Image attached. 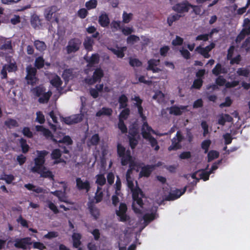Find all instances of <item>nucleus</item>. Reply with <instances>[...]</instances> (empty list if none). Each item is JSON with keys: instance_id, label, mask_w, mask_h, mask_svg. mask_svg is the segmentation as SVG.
<instances>
[{"instance_id": "9d476101", "label": "nucleus", "mask_w": 250, "mask_h": 250, "mask_svg": "<svg viewBox=\"0 0 250 250\" xmlns=\"http://www.w3.org/2000/svg\"><path fill=\"white\" fill-rule=\"evenodd\" d=\"M187 190V187H185L182 189H176L169 193L165 198L166 201H173L180 198L184 194Z\"/></svg>"}, {"instance_id": "58836bf2", "label": "nucleus", "mask_w": 250, "mask_h": 250, "mask_svg": "<svg viewBox=\"0 0 250 250\" xmlns=\"http://www.w3.org/2000/svg\"><path fill=\"white\" fill-rule=\"evenodd\" d=\"M50 83L52 86L58 89L62 85V81L58 76H56L50 81Z\"/></svg>"}, {"instance_id": "b1692460", "label": "nucleus", "mask_w": 250, "mask_h": 250, "mask_svg": "<svg viewBox=\"0 0 250 250\" xmlns=\"http://www.w3.org/2000/svg\"><path fill=\"white\" fill-rule=\"evenodd\" d=\"M110 21L107 14H102L99 18V23L102 27H105L108 26Z\"/></svg>"}, {"instance_id": "2eb2a0df", "label": "nucleus", "mask_w": 250, "mask_h": 250, "mask_svg": "<svg viewBox=\"0 0 250 250\" xmlns=\"http://www.w3.org/2000/svg\"><path fill=\"white\" fill-rule=\"evenodd\" d=\"M187 105H180L179 107L175 105H173L169 108V113L175 116H180L187 109Z\"/></svg>"}, {"instance_id": "bb28decb", "label": "nucleus", "mask_w": 250, "mask_h": 250, "mask_svg": "<svg viewBox=\"0 0 250 250\" xmlns=\"http://www.w3.org/2000/svg\"><path fill=\"white\" fill-rule=\"evenodd\" d=\"M100 141V138L98 134L96 133L93 135L87 141L88 146H96L98 145Z\"/></svg>"}, {"instance_id": "7ed1b4c3", "label": "nucleus", "mask_w": 250, "mask_h": 250, "mask_svg": "<svg viewBox=\"0 0 250 250\" xmlns=\"http://www.w3.org/2000/svg\"><path fill=\"white\" fill-rule=\"evenodd\" d=\"M121 222H126L128 221L129 224L135 223L136 220H119ZM153 220H138V221L135 222V225L132 226V228L137 229L136 232L137 233H140L143 229L147 226L151 221Z\"/></svg>"}, {"instance_id": "864d4df0", "label": "nucleus", "mask_w": 250, "mask_h": 250, "mask_svg": "<svg viewBox=\"0 0 250 250\" xmlns=\"http://www.w3.org/2000/svg\"><path fill=\"white\" fill-rule=\"evenodd\" d=\"M97 5L96 0H90L85 3V6L88 10L94 9Z\"/></svg>"}, {"instance_id": "72a5a7b5", "label": "nucleus", "mask_w": 250, "mask_h": 250, "mask_svg": "<svg viewBox=\"0 0 250 250\" xmlns=\"http://www.w3.org/2000/svg\"><path fill=\"white\" fill-rule=\"evenodd\" d=\"M182 16L179 14H174L169 15L167 19V22L169 26H171L173 23L178 21Z\"/></svg>"}, {"instance_id": "680f3d73", "label": "nucleus", "mask_w": 250, "mask_h": 250, "mask_svg": "<svg viewBox=\"0 0 250 250\" xmlns=\"http://www.w3.org/2000/svg\"><path fill=\"white\" fill-rule=\"evenodd\" d=\"M5 124L9 128H12L18 126L17 122L15 120L12 119H8L5 122Z\"/></svg>"}, {"instance_id": "6e6d98bb", "label": "nucleus", "mask_w": 250, "mask_h": 250, "mask_svg": "<svg viewBox=\"0 0 250 250\" xmlns=\"http://www.w3.org/2000/svg\"><path fill=\"white\" fill-rule=\"evenodd\" d=\"M139 40L140 38L139 37L134 35H130L127 38L126 42L128 44H133L134 42H137Z\"/></svg>"}, {"instance_id": "4c0bfd02", "label": "nucleus", "mask_w": 250, "mask_h": 250, "mask_svg": "<svg viewBox=\"0 0 250 250\" xmlns=\"http://www.w3.org/2000/svg\"><path fill=\"white\" fill-rule=\"evenodd\" d=\"M219 156V153L216 150H210L208 152V162H210Z\"/></svg>"}, {"instance_id": "e2e57ef3", "label": "nucleus", "mask_w": 250, "mask_h": 250, "mask_svg": "<svg viewBox=\"0 0 250 250\" xmlns=\"http://www.w3.org/2000/svg\"><path fill=\"white\" fill-rule=\"evenodd\" d=\"M125 148L121 144L117 145V154L119 157L123 156L126 153Z\"/></svg>"}, {"instance_id": "49530a36", "label": "nucleus", "mask_w": 250, "mask_h": 250, "mask_svg": "<svg viewBox=\"0 0 250 250\" xmlns=\"http://www.w3.org/2000/svg\"><path fill=\"white\" fill-rule=\"evenodd\" d=\"M118 127L121 130V132L123 134L127 133V128L126 125H125L124 121L123 120H119Z\"/></svg>"}, {"instance_id": "5701e85b", "label": "nucleus", "mask_w": 250, "mask_h": 250, "mask_svg": "<svg viewBox=\"0 0 250 250\" xmlns=\"http://www.w3.org/2000/svg\"><path fill=\"white\" fill-rule=\"evenodd\" d=\"M121 158V165L123 166H126L129 162L131 160L132 157L131 155V152L129 149L126 151L125 154L123 156H120Z\"/></svg>"}, {"instance_id": "39448f33", "label": "nucleus", "mask_w": 250, "mask_h": 250, "mask_svg": "<svg viewBox=\"0 0 250 250\" xmlns=\"http://www.w3.org/2000/svg\"><path fill=\"white\" fill-rule=\"evenodd\" d=\"M81 41L78 38L71 39L66 46V51L68 54L75 53L78 51L81 44Z\"/></svg>"}, {"instance_id": "a878e982", "label": "nucleus", "mask_w": 250, "mask_h": 250, "mask_svg": "<svg viewBox=\"0 0 250 250\" xmlns=\"http://www.w3.org/2000/svg\"><path fill=\"white\" fill-rule=\"evenodd\" d=\"M212 72L214 75L218 76L220 74L227 73V71L224 67L222 66L220 63H218L212 70Z\"/></svg>"}, {"instance_id": "13d9d810", "label": "nucleus", "mask_w": 250, "mask_h": 250, "mask_svg": "<svg viewBox=\"0 0 250 250\" xmlns=\"http://www.w3.org/2000/svg\"><path fill=\"white\" fill-rule=\"evenodd\" d=\"M129 64L133 67H140L142 65V62L138 59H129Z\"/></svg>"}, {"instance_id": "a18cd8bd", "label": "nucleus", "mask_w": 250, "mask_h": 250, "mask_svg": "<svg viewBox=\"0 0 250 250\" xmlns=\"http://www.w3.org/2000/svg\"><path fill=\"white\" fill-rule=\"evenodd\" d=\"M211 144L210 140H205L201 143V148L204 150V153H207L208 151L209 147Z\"/></svg>"}, {"instance_id": "0e129e2a", "label": "nucleus", "mask_w": 250, "mask_h": 250, "mask_svg": "<svg viewBox=\"0 0 250 250\" xmlns=\"http://www.w3.org/2000/svg\"><path fill=\"white\" fill-rule=\"evenodd\" d=\"M21 146L22 148L23 153H26L28 151L29 146L26 144V141L23 139H21L20 141Z\"/></svg>"}, {"instance_id": "ddd939ff", "label": "nucleus", "mask_w": 250, "mask_h": 250, "mask_svg": "<svg viewBox=\"0 0 250 250\" xmlns=\"http://www.w3.org/2000/svg\"><path fill=\"white\" fill-rule=\"evenodd\" d=\"M155 166L153 165H146L141 168L139 176L141 177H148L154 170Z\"/></svg>"}, {"instance_id": "f8f14e48", "label": "nucleus", "mask_w": 250, "mask_h": 250, "mask_svg": "<svg viewBox=\"0 0 250 250\" xmlns=\"http://www.w3.org/2000/svg\"><path fill=\"white\" fill-rule=\"evenodd\" d=\"M26 71L27 74L26 78L27 79V83L29 84L33 85L37 81V78L35 77L36 69L34 67L28 66L26 68Z\"/></svg>"}, {"instance_id": "412c9836", "label": "nucleus", "mask_w": 250, "mask_h": 250, "mask_svg": "<svg viewBox=\"0 0 250 250\" xmlns=\"http://www.w3.org/2000/svg\"><path fill=\"white\" fill-rule=\"evenodd\" d=\"M64 136V133L60 130H57L56 128L54 130L53 134L51 131L48 129V138H50L55 143V139L58 140L61 139Z\"/></svg>"}, {"instance_id": "c85d7f7f", "label": "nucleus", "mask_w": 250, "mask_h": 250, "mask_svg": "<svg viewBox=\"0 0 250 250\" xmlns=\"http://www.w3.org/2000/svg\"><path fill=\"white\" fill-rule=\"evenodd\" d=\"M102 190V188L101 187H97L96 192L94 196V199L95 200L96 203H99L103 200L104 193Z\"/></svg>"}, {"instance_id": "423d86ee", "label": "nucleus", "mask_w": 250, "mask_h": 250, "mask_svg": "<svg viewBox=\"0 0 250 250\" xmlns=\"http://www.w3.org/2000/svg\"><path fill=\"white\" fill-rule=\"evenodd\" d=\"M190 6H191V4L188 1H185L175 4L172 6V9L178 13L182 14L188 12L190 9Z\"/></svg>"}, {"instance_id": "6e6552de", "label": "nucleus", "mask_w": 250, "mask_h": 250, "mask_svg": "<svg viewBox=\"0 0 250 250\" xmlns=\"http://www.w3.org/2000/svg\"><path fill=\"white\" fill-rule=\"evenodd\" d=\"M83 114H74L71 116L63 118L62 121L68 125H71L80 123L83 119Z\"/></svg>"}, {"instance_id": "8fccbe9b", "label": "nucleus", "mask_w": 250, "mask_h": 250, "mask_svg": "<svg viewBox=\"0 0 250 250\" xmlns=\"http://www.w3.org/2000/svg\"><path fill=\"white\" fill-rule=\"evenodd\" d=\"M203 81L201 78H198L193 81L191 86L192 88L199 89L202 86Z\"/></svg>"}, {"instance_id": "5fc2aeb1", "label": "nucleus", "mask_w": 250, "mask_h": 250, "mask_svg": "<svg viewBox=\"0 0 250 250\" xmlns=\"http://www.w3.org/2000/svg\"><path fill=\"white\" fill-rule=\"evenodd\" d=\"M36 48L39 51H43L46 48L45 44L44 42L40 41H36L34 43Z\"/></svg>"}, {"instance_id": "393cba45", "label": "nucleus", "mask_w": 250, "mask_h": 250, "mask_svg": "<svg viewBox=\"0 0 250 250\" xmlns=\"http://www.w3.org/2000/svg\"><path fill=\"white\" fill-rule=\"evenodd\" d=\"M55 141L56 143H63L67 146L72 145L73 143L71 138L68 135H64L61 139H55Z\"/></svg>"}, {"instance_id": "a19ab883", "label": "nucleus", "mask_w": 250, "mask_h": 250, "mask_svg": "<svg viewBox=\"0 0 250 250\" xmlns=\"http://www.w3.org/2000/svg\"><path fill=\"white\" fill-rule=\"evenodd\" d=\"M130 114V109L128 108H125L120 113L119 116V120L121 119L123 121L128 118Z\"/></svg>"}, {"instance_id": "a211bd4d", "label": "nucleus", "mask_w": 250, "mask_h": 250, "mask_svg": "<svg viewBox=\"0 0 250 250\" xmlns=\"http://www.w3.org/2000/svg\"><path fill=\"white\" fill-rule=\"evenodd\" d=\"M160 62V60L150 59L148 61V66L146 68L148 70H152L153 72L156 73L160 71V69L158 67H156Z\"/></svg>"}, {"instance_id": "7c9ffc66", "label": "nucleus", "mask_w": 250, "mask_h": 250, "mask_svg": "<svg viewBox=\"0 0 250 250\" xmlns=\"http://www.w3.org/2000/svg\"><path fill=\"white\" fill-rule=\"evenodd\" d=\"M113 110L110 108L103 107L101 110L96 113V116L100 117L102 115L110 116L112 115Z\"/></svg>"}, {"instance_id": "cd10ccee", "label": "nucleus", "mask_w": 250, "mask_h": 250, "mask_svg": "<svg viewBox=\"0 0 250 250\" xmlns=\"http://www.w3.org/2000/svg\"><path fill=\"white\" fill-rule=\"evenodd\" d=\"M128 99L127 96L125 94H122L118 99L120 108L122 109L126 108L128 105Z\"/></svg>"}, {"instance_id": "774afa93", "label": "nucleus", "mask_w": 250, "mask_h": 250, "mask_svg": "<svg viewBox=\"0 0 250 250\" xmlns=\"http://www.w3.org/2000/svg\"><path fill=\"white\" fill-rule=\"evenodd\" d=\"M129 146L131 149H134L138 145V141L135 137H129Z\"/></svg>"}, {"instance_id": "20e7f679", "label": "nucleus", "mask_w": 250, "mask_h": 250, "mask_svg": "<svg viewBox=\"0 0 250 250\" xmlns=\"http://www.w3.org/2000/svg\"><path fill=\"white\" fill-rule=\"evenodd\" d=\"M184 139V137L183 136L180 131H178L176 132L175 137L172 139L171 145L168 147V150L170 151L181 149L182 148L181 143Z\"/></svg>"}, {"instance_id": "79ce46f5", "label": "nucleus", "mask_w": 250, "mask_h": 250, "mask_svg": "<svg viewBox=\"0 0 250 250\" xmlns=\"http://www.w3.org/2000/svg\"><path fill=\"white\" fill-rule=\"evenodd\" d=\"M0 49L11 52L12 50L11 41L10 40L5 41L3 44L1 46Z\"/></svg>"}, {"instance_id": "4be33fe9", "label": "nucleus", "mask_w": 250, "mask_h": 250, "mask_svg": "<svg viewBox=\"0 0 250 250\" xmlns=\"http://www.w3.org/2000/svg\"><path fill=\"white\" fill-rule=\"evenodd\" d=\"M158 217V214L157 213V208L156 207H153L147 212L145 214L141 219H156Z\"/></svg>"}, {"instance_id": "f03ea898", "label": "nucleus", "mask_w": 250, "mask_h": 250, "mask_svg": "<svg viewBox=\"0 0 250 250\" xmlns=\"http://www.w3.org/2000/svg\"><path fill=\"white\" fill-rule=\"evenodd\" d=\"M144 197V194L141 188L136 189L132 193L133 202L132 207L134 212L142 214L141 208H143L144 203L142 198Z\"/></svg>"}, {"instance_id": "c03bdc74", "label": "nucleus", "mask_w": 250, "mask_h": 250, "mask_svg": "<svg viewBox=\"0 0 250 250\" xmlns=\"http://www.w3.org/2000/svg\"><path fill=\"white\" fill-rule=\"evenodd\" d=\"M31 22L32 26L35 28L39 27L41 24L40 19L37 16L32 17Z\"/></svg>"}, {"instance_id": "9b49d317", "label": "nucleus", "mask_w": 250, "mask_h": 250, "mask_svg": "<svg viewBox=\"0 0 250 250\" xmlns=\"http://www.w3.org/2000/svg\"><path fill=\"white\" fill-rule=\"evenodd\" d=\"M45 89L42 86H40L32 90L33 92L37 96L40 97L39 102L41 103H44L47 101V95L45 93Z\"/></svg>"}, {"instance_id": "37998d69", "label": "nucleus", "mask_w": 250, "mask_h": 250, "mask_svg": "<svg viewBox=\"0 0 250 250\" xmlns=\"http://www.w3.org/2000/svg\"><path fill=\"white\" fill-rule=\"evenodd\" d=\"M195 51L202 55L205 58L210 57L209 53L207 52L205 47H202L201 46H197L195 49Z\"/></svg>"}, {"instance_id": "aec40b11", "label": "nucleus", "mask_w": 250, "mask_h": 250, "mask_svg": "<svg viewBox=\"0 0 250 250\" xmlns=\"http://www.w3.org/2000/svg\"><path fill=\"white\" fill-rule=\"evenodd\" d=\"M250 35V25L249 28H243L239 34L237 35L235 39V42L237 43H240L244 40L246 35Z\"/></svg>"}, {"instance_id": "338daca9", "label": "nucleus", "mask_w": 250, "mask_h": 250, "mask_svg": "<svg viewBox=\"0 0 250 250\" xmlns=\"http://www.w3.org/2000/svg\"><path fill=\"white\" fill-rule=\"evenodd\" d=\"M216 84L217 85L222 86L226 83V80L222 76H219L216 79Z\"/></svg>"}, {"instance_id": "f704fd0d", "label": "nucleus", "mask_w": 250, "mask_h": 250, "mask_svg": "<svg viewBox=\"0 0 250 250\" xmlns=\"http://www.w3.org/2000/svg\"><path fill=\"white\" fill-rule=\"evenodd\" d=\"M89 211L94 219H98L100 215L99 209L93 205H89L88 207Z\"/></svg>"}, {"instance_id": "ea45409f", "label": "nucleus", "mask_w": 250, "mask_h": 250, "mask_svg": "<svg viewBox=\"0 0 250 250\" xmlns=\"http://www.w3.org/2000/svg\"><path fill=\"white\" fill-rule=\"evenodd\" d=\"M96 183L98 185V186L101 187L105 184L106 179L104 174H98L96 175Z\"/></svg>"}, {"instance_id": "c756f323", "label": "nucleus", "mask_w": 250, "mask_h": 250, "mask_svg": "<svg viewBox=\"0 0 250 250\" xmlns=\"http://www.w3.org/2000/svg\"><path fill=\"white\" fill-rule=\"evenodd\" d=\"M73 245L76 248H78L81 245L80 239H81V235L80 233H74L72 235Z\"/></svg>"}, {"instance_id": "052dcab7", "label": "nucleus", "mask_w": 250, "mask_h": 250, "mask_svg": "<svg viewBox=\"0 0 250 250\" xmlns=\"http://www.w3.org/2000/svg\"><path fill=\"white\" fill-rule=\"evenodd\" d=\"M72 70L71 69H65L62 73V77L63 79L66 81H68L72 75Z\"/></svg>"}, {"instance_id": "bf43d9fd", "label": "nucleus", "mask_w": 250, "mask_h": 250, "mask_svg": "<svg viewBox=\"0 0 250 250\" xmlns=\"http://www.w3.org/2000/svg\"><path fill=\"white\" fill-rule=\"evenodd\" d=\"M249 70L246 68H239L237 70V74L239 76L248 77L249 75Z\"/></svg>"}, {"instance_id": "4d7b16f0", "label": "nucleus", "mask_w": 250, "mask_h": 250, "mask_svg": "<svg viewBox=\"0 0 250 250\" xmlns=\"http://www.w3.org/2000/svg\"><path fill=\"white\" fill-rule=\"evenodd\" d=\"M241 47L245 49L247 52L250 51V37H248L243 42Z\"/></svg>"}, {"instance_id": "4468645a", "label": "nucleus", "mask_w": 250, "mask_h": 250, "mask_svg": "<svg viewBox=\"0 0 250 250\" xmlns=\"http://www.w3.org/2000/svg\"><path fill=\"white\" fill-rule=\"evenodd\" d=\"M103 76V70L100 68H96L93 72L92 78L89 80L88 83L93 84L97 82L100 81Z\"/></svg>"}, {"instance_id": "69168bd1", "label": "nucleus", "mask_w": 250, "mask_h": 250, "mask_svg": "<svg viewBox=\"0 0 250 250\" xmlns=\"http://www.w3.org/2000/svg\"><path fill=\"white\" fill-rule=\"evenodd\" d=\"M78 16L81 19H84L88 15V11L85 8H81L77 13Z\"/></svg>"}, {"instance_id": "2f4dec72", "label": "nucleus", "mask_w": 250, "mask_h": 250, "mask_svg": "<svg viewBox=\"0 0 250 250\" xmlns=\"http://www.w3.org/2000/svg\"><path fill=\"white\" fill-rule=\"evenodd\" d=\"M208 167V165L207 166L206 169H201L199 170V172H200L199 174L200 179H202L204 181H206L209 179V175L211 173L209 171H206Z\"/></svg>"}, {"instance_id": "09e8293b", "label": "nucleus", "mask_w": 250, "mask_h": 250, "mask_svg": "<svg viewBox=\"0 0 250 250\" xmlns=\"http://www.w3.org/2000/svg\"><path fill=\"white\" fill-rule=\"evenodd\" d=\"M24 187L28 190L34 191L38 193H41L42 191V188L35 187L32 184H26Z\"/></svg>"}, {"instance_id": "473e14b6", "label": "nucleus", "mask_w": 250, "mask_h": 250, "mask_svg": "<svg viewBox=\"0 0 250 250\" xmlns=\"http://www.w3.org/2000/svg\"><path fill=\"white\" fill-rule=\"evenodd\" d=\"M125 49V47L119 48L116 49L114 48H111L110 50L117 56L119 58H123L125 56L124 51Z\"/></svg>"}, {"instance_id": "f257e3e1", "label": "nucleus", "mask_w": 250, "mask_h": 250, "mask_svg": "<svg viewBox=\"0 0 250 250\" xmlns=\"http://www.w3.org/2000/svg\"><path fill=\"white\" fill-rule=\"evenodd\" d=\"M38 156L34 160L35 165L31 168V171L40 174L43 177H47V169L45 167V157L46 153L45 151H37Z\"/></svg>"}, {"instance_id": "0eeeda50", "label": "nucleus", "mask_w": 250, "mask_h": 250, "mask_svg": "<svg viewBox=\"0 0 250 250\" xmlns=\"http://www.w3.org/2000/svg\"><path fill=\"white\" fill-rule=\"evenodd\" d=\"M76 188L79 191H85L88 193L91 189L90 182L85 180H83L81 178L78 177L76 179Z\"/></svg>"}, {"instance_id": "603ef678", "label": "nucleus", "mask_w": 250, "mask_h": 250, "mask_svg": "<svg viewBox=\"0 0 250 250\" xmlns=\"http://www.w3.org/2000/svg\"><path fill=\"white\" fill-rule=\"evenodd\" d=\"M151 146L154 148L155 151H158L160 149L157 140L154 137H152L148 140Z\"/></svg>"}, {"instance_id": "e433bc0d", "label": "nucleus", "mask_w": 250, "mask_h": 250, "mask_svg": "<svg viewBox=\"0 0 250 250\" xmlns=\"http://www.w3.org/2000/svg\"><path fill=\"white\" fill-rule=\"evenodd\" d=\"M88 62V66H92L95 64H97L99 62V56L98 54H92L89 60H87Z\"/></svg>"}, {"instance_id": "6ab92c4d", "label": "nucleus", "mask_w": 250, "mask_h": 250, "mask_svg": "<svg viewBox=\"0 0 250 250\" xmlns=\"http://www.w3.org/2000/svg\"><path fill=\"white\" fill-rule=\"evenodd\" d=\"M16 69L17 66L14 63H11L9 64L4 65L1 71V74L2 75V78H6L7 77V71L8 72H13L15 71Z\"/></svg>"}, {"instance_id": "c9c22d12", "label": "nucleus", "mask_w": 250, "mask_h": 250, "mask_svg": "<svg viewBox=\"0 0 250 250\" xmlns=\"http://www.w3.org/2000/svg\"><path fill=\"white\" fill-rule=\"evenodd\" d=\"M94 41L91 37H87L83 42V45L86 50L88 51L92 50V45Z\"/></svg>"}, {"instance_id": "de8ad7c7", "label": "nucleus", "mask_w": 250, "mask_h": 250, "mask_svg": "<svg viewBox=\"0 0 250 250\" xmlns=\"http://www.w3.org/2000/svg\"><path fill=\"white\" fill-rule=\"evenodd\" d=\"M126 181L127 187L130 189L132 194L133 193V192L136 189L140 188L138 186L137 181L136 182V186L135 187H134L133 182L131 179H126Z\"/></svg>"}, {"instance_id": "f3484780", "label": "nucleus", "mask_w": 250, "mask_h": 250, "mask_svg": "<svg viewBox=\"0 0 250 250\" xmlns=\"http://www.w3.org/2000/svg\"><path fill=\"white\" fill-rule=\"evenodd\" d=\"M127 208L125 203H121L119 207V210H116V214L120 217V219H130L127 218L126 211Z\"/></svg>"}, {"instance_id": "dca6fc26", "label": "nucleus", "mask_w": 250, "mask_h": 250, "mask_svg": "<svg viewBox=\"0 0 250 250\" xmlns=\"http://www.w3.org/2000/svg\"><path fill=\"white\" fill-rule=\"evenodd\" d=\"M62 151L59 148L54 149L51 153V157L54 160V164H58L61 163H65V161L61 158Z\"/></svg>"}, {"instance_id": "3c124183", "label": "nucleus", "mask_w": 250, "mask_h": 250, "mask_svg": "<svg viewBox=\"0 0 250 250\" xmlns=\"http://www.w3.org/2000/svg\"><path fill=\"white\" fill-rule=\"evenodd\" d=\"M133 14L132 13H127L124 11L123 14V22L125 23H129L132 20Z\"/></svg>"}, {"instance_id": "1a4fd4ad", "label": "nucleus", "mask_w": 250, "mask_h": 250, "mask_svg": "<svg viewBox=\"0 0 250 250\" xmlns=\"http://www.w3.org/2000/svg\"><path fill=\"white\" fill-rule=\"evenodd\" d=\"M14 246L17 249L25 250L27 246L32 244L31 238L25 237L23 238H17L15 240Z\"/></svg>"}]
</instances>
